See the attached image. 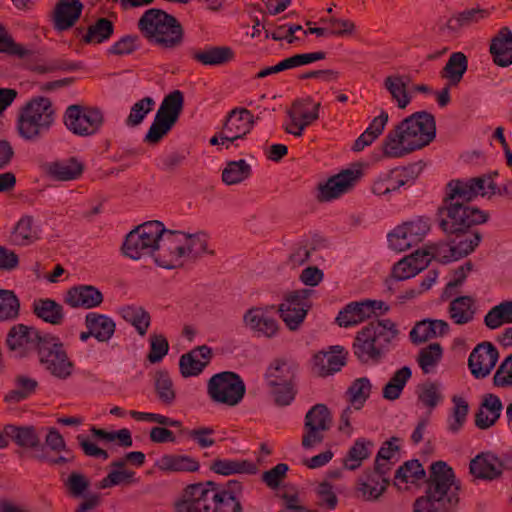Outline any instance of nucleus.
I'll use <instances>...</instances> for the list:
<instances>
[{"label": "nucleus", "instance_id": "obj_25", "mask_svg": "<svg viewBox=\"0 0 512 512\" xmlns=\"http://www.w3.org/2000/svg\"><path fill=\"white\" fill-rule=\"evenodd\" d=\"M299 364L292 358L279 357L272 360L264 374L267 386H275L278 383L297 382Z\"/></svg>", "mask_w": 512, "mask_h": 512}, {"label": "nucleus", "instance_id": "obj_55", "mask_svg": "<svg viewBox=\"0 0 512 512\" xmlns=\"http://www.w3.org/2000/svg\"><path fill=\"white\" fill-rule=\"evenodd\" d=\"M20 301L11 290L0 289V322L12 321L19 316Z\"/></svg>", "mask_w": 512, "mask_h": 512}, {"label": "nucleus", "instance_id": "obj_59", "mask_svg": "<svg viewBox=\"0 0 512 512\" xmlns=\"http://www.w3.org/2000/svg\"><path fill=\"white\" fill-rule=\"evenodd\" d=\"M316 505L324 510L333 511L337 508L339 499L334 486L328 481H322L315 488Z\"/></svg>", "mask_w": 512, "mask_h": 512}, {"label": "nucleus", "instance_id": "obj_5", "mask_svg": "<svg viewBox=\"0 0 512 512\" xmlns=\"http://www.w3.org/2000/svg\"><path fill=\"white\" fill-rule=\"evenodd\" d=\"M399 334L389 318L370 321L356 333L352 352L362 364H377L397 345Z\"/></svg>", "mask_w": 512, "mask_h": 512}, {"label": "nucleus", "instance_id": "obj_40", "mask_svg": "<svg viewBox=\"0 0 512 512\" xmlns=\"http://www.w3.org/2000/svg\"><path fill=\"white\" fill-rule=\"evenodd\" d=\"M32 309L38 318L52 325H60L64 320L63 307L50 298L35 299Z\"/></svg>", "mask_w": 512, "mask_h": 512}, {"label": "nucleus", "instance_id": "obj_35", "mask_svg": "<svg viewBox=\"0 0 512 512\" xmlns=\"http://www.w3.org/2000/svg\"><path fill=\"white\" fill-rule=\"evenodd\" d=\"M210 470L216 474L230 476L233 474L254 475L258 471L255 463L246 459H215L209 466Z\"/></svg>", "mask_w": 512, "mask_h": 512}, {"label": "nucleus", "instance_id": "obj_61", "mask_svg": "<svg viewBox=\"0 0 512 512\" xmlns=\"http://www.w3.org/2000/svg\"><path fill=\"white\" fill-rule=\"evenodd\" d=\"M269 393L277 406L285 407L290 405L297 394V382L278 383L275 386H267Z\"/></svg>", "mask_w": 512, "mask_h": 512}, {"label": "nucleus", "instance_id": "obj_39", "mask_svg": "<svg viewBox=\"0 0 512 512\" xmlns=\"http://www.w3.org/2000/svg\"><path fill=\"white\" fill-rule=\"evenodd\" d=\"M400 439L392 437L385 441L380 447L374 463L375 476H387L394 464L393 459L397 460L396 454L399 451V446L396 444Z\"/></svg>", "mask_w": 512, "mask_h": 512}, {"label": "nucleus", "instance_id": "obj_12", "mask_svg": "<svg viewBox=\"0 0 512 512\" xmlns=\"http://www.w3.org/2000/svg\"><path fill=\"white\" fill-rule=\"evenodd\" d=\"M38 357L44 370L59 380H66L73 374L74 363L58 338L44 339L39 348Z\"/></svg>", "mask_w": 512, "mask_h": 512}, {"label": "nucleus", "instance_id": "obj_62", "mask_svg": "<svg viewBox=\"0 0 512 512\" xmlns=\"http://www.w3.org/2000/svg\"><path fill=\"white\" fill-rule=\"evenodd\" d=\"M455 236L459 238L458 241L452 240L454 244V253L458 260L472 253L475 248L478 247L482 239L479 232L468 233L467 231L464 234H458Z\"/></svg>", "mask_w": 512, "mask_h": 512}, {"label": "nucleus", "instance_id": "obj_22", "mask_svg": "<svg viewBox=\"0 0 512 512\" xmlns=\"http://www.w3.org/2000/svg\"><path fill=\"white\" fill-rule=\"evenodd\" d=\"M499 358L497 348L490 342L478 344L470 353L468 366L471 374L482 379L490 374Z\"/></svg>", "mask_w": 512, "mask_h": 512}, {"label": "nucleus", "instance_id": "obj_43", "mask_svg": "<svg viewBox=\"0 0 512 512\" xmlns=\"http://www.w3.org/2000/svg\"><path fill=\"white\" fill-rule=\"evenodd\" d=\"M123 319L130 323L140 336H144L150 326V314L141 306L126 305L120 309Z\"/></svg>", "mask_w": 512, "mask_h": 512}, {"label": "nucleus", "instance_id": "obj_53", "mask_svg": "<svg viewBox=\"0 0 512 512\" xmlns=\"http://www.w3.org/2000/svg\"><path fill=\"white\" fill-rule=\"evenodd\" d=\"M371 389L372 384L367 377H361L352 382L347 394L354 410H360L364 406L370 396Z\"/></svg>", "mask_w": 512, "mask_h": 512}, {"label": "nucleus", "instance_id": "obj_27", "mask_svg": "<svg viewBox=\"0 0 512 512\" xmlns=\"http://www.w3.org/2000/svg\"><path fill=\"white\" fill-rule=\"evenodd\" d=\"M343 352L344 348L341 346H333L330 352H318L312 360L313 372L320 377H326L340 371L345 365Z\"/></svg>", "mask_w": 512, "mask_h": 512}, {"label": "nucleus", "instance_id": "obj_38", "mask_svg": "<svg viewBox=\"0 0 512 512\" xmlns=\"http://www.w3.org/2000/svg\"><path fill=\"white\" fill-rule=\"evenodd\" d=\"M39 234L40 230L34 218L30 215H25L15 225L10 241L17 246H28L39 239Z\"/></svg>", "mask_w": 512, "mask_h": 512}, {"label": "nucleus", "instance_id": "obj_33", "mask_svg": "<svg viewBox=\"0 0 512 512\" xmlns=\"http://www.w3.org/2000/svg\"><path fill=\"white\" fill-rule=\"evenodd\" d=\"M503 409L500 398L494 394L483 397L478 412L475 415V425L479 429H488L499 419Z\"/></svg>", "mask_w": 512, "mask_h": 512}, {"label": "nucleus", "instance_id": "obj_1", "mask_svg": "<svg viewBox=\"0 0 512 512\" xmlns=\"http://www.w3.org/2000/svg\"><path fill=\"white\" fill-rule=\"evenodd\" d=\"M496 184L485 177L455 179L446 184L442 205L438 208L439 226L449 235L464 234L472 226L486 223L489 214L469 203L478 195L495 194Z\"/></svg>", "mask_w": 512, "mask_h": 512}, {"label": "nucleus", "instance_id": "obj_48", "mask_svg": "<svg viewBox=\"0 0 512 512\" xmlns=\"http://www.w3.org/2000/svg\"><path fill=\"white\" fill-rule=\"evenodd\" d=\"M388 483L387 476L377 477L374 470L359 484L358 492L364 500H375L386 490Z\"/></svg>", "mask_w": 512, "mask_h": 512}, {"label": "nucleus", "instance_id": "obj_56", "mask_svg": "<svg viewBox=\"0 0 512 512\" xmlns=\"http://www.w3.org/2000/svg\"><path fill=\"white\" fill-rule=\"evenodd\" d=\"M38 383L35 379L19 376L16 378V388L9 391L4 400L8 403H19L27 399L36 390Z\"/></svg>", "mask_w": 512, "mask_h": 512}, {"label": "nucleus", "instance_id": "obj_28", "mask_svg": "<svg viewBox=\"0 0 512 512\" xmlns=\"http://www.w3.org/2000/svg\"><path fill=\"white\" fill-rule=\"evenodd\" d=\"M469 469L476 478L491 481L501 476L503 463L492 453H481L471 460Z\"/></svg>", "mask_w": 512, "mask_h": 512}, {"label": "nucleus", "instance_id": "obj_63", "mask_svg": "<svg viewBox=\"0 0 512 512\" xmlns=\"http://www.w3.org/2000/svg\"><path fill=\"white\" fill-rule=\"evenodd\" d=\"M424 476L425 470L417 459L406 461L395 472V479L402 483H414Z\"/></svg>", "mask_w": 512, "mask_h": 512}, {"label": "nucleus", "instance_id": "obj_16", "mask_svg": "<svg viewBox=\"0 0 512 512\" xmlns=\"http://www.w3.org/2000/svg\"><path fill=\"white\" fill-rule=\"evenodd\" d=\"M311 289H301L289 293L283 303L279 305L280 317L285 325L292 331L297 330L303 323L311 307Z\"/></svg>", "mask_w": 512, "mask_h": 512}, {"label": "nucleus", "instance_id": "obj_31", "mask_svg": "<svg viewBox=\"0 0 512 512\" xmlns=\"http://www.w3.org/2000/svg\"><path fill=\"white\" fill-rule=\"evenodd\" d=\"M83 4L79 0H59L54 10V27L65 31L79 20Z\"/></svg>", "mask_w": 512, "mask_h": 512}, {"label": "nucleus", "instance_id": "obj_37", "mask_svg": "<svg viewBox=\"0 0 512 512\" xmlns=\"http://www.w3.org/2000/svg\"><path fill=\"white\" fill-rule=\"evenodd\" d=\"M85 326L99 342H108L116 329V324L111 317L96 312H90L86 315Z\"/></svg>", "mask_w": 512, "mask_h": 512}, {"label": "nucleus", "instance_id": "obj_8", "mask_svg": "<svg viewBox=\"0 0 512 512\" xmlns=\"http://www.w3.org/2000/svg\"><path fill=\"white\" fill-rule=\"evenodd\" d=\"M163 232L164 224L157 220L137 226L127 234L122 245L123 254L133 260L146 256L154 258Z\"/></svg>", "mask_w": 512, "mask_h": 512}, {"label": "nucleus", "instance_id": "obj_29", "mask_svg": "<svg viewBox=\"0 0 512 512\" xmlns=\"http://www.w3.org/2000/svg\"><path fill=\"white\" fill-rule=\"evenodd\" d=\"M65 301L73 308L91 309L103 302V294L92 285H79L67 291Z\"/></svg>", "mask_w": 512, "mask_h": 512}, {"label": "nucleus", "instance_id": "obj_30", "mask_svg": "<svg viewBox=\"0 0 512 512\" xmlns=\"http://www.w3.org/2000/svg\"><path fill=\"white\" fill-rule=\"evenodd\" d=\"M5 432L19 447L32 449L34 450V454L44 451L45 446L41 443L36 428L32 425L16 426L7 424L5 425Z\"/></svg>", "mask_w": 512, "mask_h": 512}, {"label": "nucleus", "instance_id": "obj_3", "mask_svg": "<svg viewBox=\"0 0 512 512\" xmlns=\"http://www.w3.org/2000/svg\"><path fill=\"white\" fill-rule=\"evenodd\" d=\"M436 136L434 116L418 111L402 120L389 131L383 142V154L387 158H401L429 145Z\"/></svg>", "mask_w": 512, "mask_h": 512}, {"label": "nucleus", "instance_id": "obj_46", "mask_svg": "<svg viewBox=\"0 0 512 512\" xmlns=\"http://www.w3.org/2000/svg\"><path fill=\"white\" fill-rule=\"evenodd\" d=\"M412 376V371L408 366L398 369L383 387L382 396L384 399L394 401L400 398L403 389Z\"/></svg>", "mask_w": 512, "mask_h": 512}, {"label": "nucleus", "instance_id": "obj_47", "mask_svg": "<svg viewBox=\"0 0 512 512\" xmlns=\"http://www.w3.org/2000/svg\"><path fill=\"white\" fill-rule=\"evenodd\" d=\"M154 387L159 401L167 406L174 404L176 390L173 381L166 370H159L155 374Z\"/></svg>", "mask_w": 512, "mask_h": 512}, {"label": "nucleus", "instance_id": "obj_57", "mask_svg": "<svg viewBox=\"0 0 512 512\" xmlns=\"http://www.w3.org/2000/svg\"><path fill=\"white\" fill-rule=\"evenodd\" d=\"M417 396L418 401L430 410L434 409L443 400L440 384L431 381L418 386Z\"/></svg>", "mask_w": 512, "mask_h": 512}, {"label": "nucleus", "instance_id": "obj_11", "mask_svg": "<svg viewBox=\"0 0 512 512\" xmlns=\"http://www.w3.org/2000/svg\"><path fill=\"white\" fill-rule=\"evenodd\" d=\"M105 121L103 111L94 106L70 105L63 115V123L74 135L88 137L98 133Z\"/></svg>", "mask_w": 512, "mask_h": 512}, {"label": "nucleus", "instance_id": "obj_58", "mask_svg": "<svg viewBox=\"0 0 512 512\" xmlns=\"http://www.w3.org/2000/svg\"><path fill=\"white\" fill-rule=\"evenodd\" d=\"M186 237L185 257L196 259L204 254L212 255L214 253L212 250H208V235L205 232L186 233Z\"/></svg>", "mask_w": 512, "mask_h": 512}, {"label": "nucleus", "instance_id": "obj_18", "mask_svg": "<svg viewBox=\"0 0 512 512\" xmlns=\"http://www.w3.org/2000/svg\"><path fill=\"white\" fill-rule=\"evenodd\" d=\"M48 337L41 336L34 327L24 324H16L11 327L7 334L6 344L9 350L16 353L18 357H25L30 352L37 350Z\"/></svg>", "mask_w": 512, "mask_h": 512}, {"label": "nucleus", "instance_id": "obj_49", "mask_svg": "<svg viewBox=\"0 0 512 512\" xmlns=\"http://www.w3.org/2000/svg\"><path fill=\"white\" fill-rule=\"evenodd\" d=\"M251 172V166L246 160L230 161L222 171V180L227 185H236L248 179Z\"/></svg>", "mask_w": 512, "mask_h": 512}, {"label": "nucleus", "instance_id": "obj_7", "mask_svg": "<svg viewBox=\"0 0 512 512\" xmlns=\"http://www.w3.org/2000/svg\"><path fill=\"white\" fill-rule=\"evenodd\" d=\"M55 121V110L49 98L37 96L29 100L20 110L17 120L19 135L35 141L47 133Z\"/></svg>", "mask_w": 512, "mask_h": 512}, {"label": "nucleus", "instance_id": "obj_44", "mask_svg": "<svg viewBox=\"0 0 512 512\" xmlns=\"http://www.w3.org/2000/svg\"><path fill=\"white\" fill-rule=\"evenodd\" d=\"M374 443L366 438H358L349 449L344 461V465L348 470H356L362 465V462L369 458Z\"/></svg>", "mask_w": 512, "mask_h": 512}, {"label": "nucleus", "instance_id": "obj_9", "mask_svg": "<svg viewBox=\"0 0 512 512\" xmlns=\"http://www.w3.org/2000/svg\"><path fill=\"white\" fill-rule=\"evenodd\" d=\"M183 106L184 95L180 90H174L165 96L144 137V142L158 144L177 123Z\"/></svg>", "mask_w": 512, "mask_h": 512}, {"label": "nucleus", "instance_id": "obj_52", "mask_svg": "<svg viewBox=\"0 0 512 512\" xmlns=\"http://www.w3.org/2000/svg\"><path fill=\"white\" fill-rule=\"evenodd\" d=\"M443 355V349L439 343H431L422 348L417 357V362L424 374L432 373Z\"/></svg>", "mask_w": 512, "mask_h": 512}, {"label": "nucleus", "instance_id": "obj_54", "mask_svg": "<svg viewBox=\"0 0 512 512\" xmlns=\"http://www.w3.org/2000/svg\"><path fill=\"white\" fill-rule=\"evenodd\" d=\"M452 402L454 406L447 419V429L449 432L456 434L462 429L466 422L469 405L464 398L459 396H454Z\"/></svg>", "mask_w": 512, "mask_h": 512}, {"label": "nucleus", "instance_id": "obj_34", "mask_svg": "<svg viewBox=\"0 0 512 512\" xmlns=\"http://www.w3.org/2000/svg\"><path fill=\"white\" fill-rule=\"evenodd\" d=\"M490 53L498 66L507 67L512 64V32L508 27L501 28L493 38Z\"/></svg>", "mask_w": 512, "mask_h": 512}, {"label": "nucleus", "instance_id": "obj_36", "mask_svg": "<svg viewBox=\"0 0 512 512\" xmlns=\"http://www.w3.org/2000/svg\"><path fill=\"white\" fill-rule=\"evenodd\" d=\"M234 51L228 46H208L193 50L191 57L205 66H221L234 59Z\"/></svg>", "mask_w": 512, "mask_h": 512}, {"label": "nucleus", "instance_id": "obj_6", "mask_svg": "<svg viewBox=\"0 0 512 512\" xmlns=\"http://www.w3.org/2000/svg\"><path fill=\"white\" fill-rule=\"evenodd\" d=\"M137 26L150 44L162 49H176L183 43L184 29L181 23L162 9L146 10L138 20Z\"/></svg>", "mask_w": 512, "mask_h": 512}, {"label": "nucleus", "instance_id": "obj_21", "mask_svg": "<svg viewBox=\"0 0 512 512\" xmlns=\"http://www.w3.org/2000/svg\"><path fill=\"white\" fill-rule=\"evenodd\" d=\"M253 125L254 117L248 109L239 107L232 109L226 116L220 132L222 144L242 139L252 130Z\"/></svg>", "mask_w": 512, "mask_h": 512}, {"label": "nucleus", "instance_id": "obj_51", "mask_svg": "<svg viewBox=\"0 0 512 512\" xmlns=\"http://www.w3.org/2000/svg\"><path fill=\"white\" fill-rule=\"evenodd\" d=\"M199 462L187 455H164L161 458V468L174 472H196Z\"/></svg>", "mask_w": 512, "mask_h": 512}, {"label": "nucleus", "instance_id": "obj_17", "mask_svg": "<svg viewBox=\"0 0 512 512\" xmlns=\"http://www.w3.org/2000/svg\"><path fill=\"white\" fill-rule=\"evenodd\" d=\"M389 307L385 302L380 300L365 299L362 301L350 302L339 311L336 322L340 327H351L370 319L377 315V311L381 314L386 313Z\"/></svg>", "mask_w": 512, "mask_h": 512}, {"label": "nucleus", "instance_id": "obj_15", "mask_svg": "<svg viewBox=\"0 0 512 512\" xmlns=\"http://www.w3.org/2000/svg\"><path fill=\"white\" fill-rule=\"evenodd\" d=\"M429 230V220L425 217L405 222L388 234L389 246L398 252L405 251L420 243Z\"/></svg>", "mask_w": 512, "mask_h": 512}, {"label": "nucleus", "instance_id": "obj_4", "mask_svg": "<svg viewBox=\"0 0 512 512\" xmlns=\"http://www.w3.org/2000/svg\"><path fill=\"white\" fill-rule=\"evenodd\" d=\"M242 485L230 480L226 488H220L212 481L189 485L183 499L176 503L177 512H242V505L237 498Z\"/></svg>", "mask_w": 512, "mask_h": 512}, {"label": "nucleus", "instance_id": "obj_2", "mask_svg": "<svg viewBox=\"0 0 512 512\" xmlns=\"http://www.w3.org/2000/svg\"><path fill=\"white\" fill-rule=\"evenodd\" d=\"M460 482L444 461L431 464L424 494L412 505L413 512H457L460 506Z\"/></svg>", "mask_w": 512, "mask_h": 512}, {"label": "nucleus", "instance_id": "obj_50", "mask_svg": "<svg viewBox=\"0 0 512 512\" xmlns=\"http://www.w3.org/2000/svg\"><path fill=\"white\" fill-rule=\"evenodd\" d=\"M504 323H512V301L506 300L492 307L484 317L489 329H497Z\"/></svg>", "mask_w": 512, "mask_h": 512}, {"label": "nucleus", "instance_id": "obj_64", "mask_svg": "<svg viewBox=\"0 0 512 512\" xmlns=\"http://www.w3.org/2000/svg\"><path fill=\"white\" fill-rule=\"evenodd\" d=\"M402 187V180H399L394 169L380 175L372 185V192L376 195H387L398 191Z\"/></svg>", "mask_w": 512, "mask_h": 512}, {"label": "nucleus", "instance_id": "obj_45", "mask_svg": "<svg viewBox=\"0 0 512 512\" xmlns=\"http://www.w3.org/2000/svg\"><path fill=\"white\" fill-rule=\"evenodd\" d=\"M468 67V60L464 53L454 52L450 55L444 66L441 76L446 78L450 85H458Z\"/></svg>", "mask_w": 512, "mask_h": 512}, {"label": "nucleus", "instance_id": "obj_23", "mask_svg": "<svg viewBox=\"0 0 512 512\" xmlns=\"http://www.w3.org/2000/svg\"><path fill=\"white\" fill-rule=\"evenodd\" d=\"M244 326L257 336L272 338L279 330L277 320L270 315L267 308L252 307L243 315Z\"/></svg>", "mask_w": 512, "mask_h": 512}, {"label": "nucleus", "instance_id": "obj_19", "mask_svg": "<svg viewBox=\"0 0 512 512\" xmlns=\"http://www.w3.org/2000/svg\"><path fill=\"white\" fill-rule=\"evenodd\" d=\"M319 108L320 103H313L310 97L294 101L287 112L290 122L284 126V130L296 137L302 136L305 128L319 118Z\"/></svg>", "mask_w": 512, "mask_h": 512}, {"label": "nucleus", "instance_id": "obj_42", "mask_svg": "<svg viewBox=\"0 0 512 512\" xmlns=\"http://www.w3.org/2000/svg\"><path fill=\"white\" fill-rule=\"evenodd\" d=\"M84 170V165L74 157L53 162L49 166L50 175L59 181L78 179Z\"/></svg>", "mask_w": 512, "mask_h": 512}, {"label": "nucleus", "instance_id": "obj_20", "mask_svg": "<svg viewBox=\"0 0 512 512\" xmlns=\"http://www.w3.org/2000/svg\"><path fill=\"white\" fill-rule=\"evenodd\" d=\"M362 177L361 169H345L318 187L317 199L328 202L350 192Z\"/></svg>", "mask_w": 512, "mask_h": 512}, {"label": "nucleus", "instance_id": "obj_13", "mask_svg": "<svg viewBox=\"0 0 512 512\" xmlns=\"http://www.w3.org/2000/svg\"><path fill=\"white\" fill-rule=\"evenodd\" d=\"M333 424V416L325 404H315L306 413L301 445L311 449L324 441Z\"/></svg>", "mask_w": 512, "mask_h": 512}, {"label": "nucleus", "instance_id": "obj_41", "mask_svg": "<svg viewBox=\"0 0 512 512\" xmlns=\"http://www.w3.org/2000/svg\"><path fill=\"white\" fill-rule=\"evenodd\" d=\"M408 82L409 78L407 76L399 74L389 75L383 82L385 89L400 109L406 108L411 102V97L407 91Z\"/></svg>", "mask_w": 512, "mask_h": 512}, {"label": "nucleus", "instance_id": "obj_60", "mask_svg": "<svg viewBox=\"0 0 512 512\" xmlns=\"http://www.w3.org/2000/svg\"><path fill=\"white\" fill-rule=\"evenodd\" d=\"M154 106L155 101L149 96L135 102L130 109V113L125 120V124L128 127H136L140 125L145 117L153 110Z\"/></svg>", "mask_w": 512, "mask_h": 512}, {"label": "nucleus", "instance_id": "obj_10", "mask_svg": "<svg viewBox=\"0 0 512 512\" xmlns=\"http://www.w3.org/2000/svg\"><path fill=\"white\" fill-rule=\"evenodd\" d=\"M246 385L240 375L233 371L214 374L207 383L209 398L218 404L237 406L244 398Z\"/></svg>", "mask_w": 512, "mask_h": 512}, {"label": "nucleus", "instance_id": "obj_32", "mask_svg": "<svg viewBox=\"0 0 512 512\" xmlns=\"http://www.w3.org/2000/svg\"><path fill=\"white\" fill-rule=\"evenodd\" d=\"M447 312L454 324L466 325L475 318L477 313L476 300L469 295L458 296L449 303Z\"/></svg>", "mask_w": 512, "mask_h": 512}, {"label": "nucleus", "instance_id": "obj_24", "mask_svg": "<svg viewBox=\"0 0 512 512\" xmlns=\"http://www.w3.org/2000/svg\"><path fill=\"white\" fill-rule=\"evenodd\" d=\"M114 29V23L110 19L100 17L87 27H76L73 35L82 44L99 45L110 40Z\"/></svg>", "mask_w": 512, "mask_h": 512}, {"label": "nucleus", "instance_id": "obj_26", "mask_svg": "<svg viewBox=\"0 0 512 512\" xmlns=\"http://www.w3.org/2000/svg\"><path fill=\"white\" fill-rule=\"evenodd\" d=\"M212 358V349L207 345L198 346L179 359V370L184 378L195 377L203 372Z\"/></svg>", "mask_w": 512, "mask_h": 512}, {"label": "nucleus", "instance_id": "obj_14", "mask_svg": "<svg viewBox=\"0 0 512 512\" xmlns=\"http://www.w3.org/2000/svg\"><path fill=\"white\" fill-rule=\"evenodd\" d=\"M186 241V233L164 228L161 240L158 241L154 262L165 269H175L182 266Z\"/></svg>", "mask_w": 512, "mask_h": 512}]
</instances>
